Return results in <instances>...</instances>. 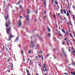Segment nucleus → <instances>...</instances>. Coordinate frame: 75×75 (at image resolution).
<instances>
[{
	"mask_svg": "<svg viewBox=\"0 0 75 75\" xmlns=\"http://www.w3.org/2000/svg\"><path fill=\"white\" fill-rule=\"evenodd\" d=\"M6 16H5V19L6 20V23H5V25L6 27H8L9 26V24H10V20H9V23H8L7 21L8 20V14L7 13L6 14Z\"/></svg>",
	"mask_w": 75,
	"mask_h": 75,
	"instance_id": "obj_1",
	"label": "nucleus"
},
{
	"mask_svg": "<svg viewBox=\"0 0 75 75\" xmlns=\"http://www.w3.org/2000/svg\"><path fill=\"white\" fill-rule=\"evenodd\" d=\"M10 28L6 29V32L7 33L8 35V34H10Z\"/></svg>",
	"mask_w": 75,
	"mask_h": 75,
	"instance_id": "obj_2",
	"label": "nucleus"
},
{
	"mask_svg": "<svg viewBox=\"0 0 75 75\" xmlns=\"http://www.w3.org/2000/svg\"><path fill=\"white\" fill-rule=\"evenodd\" d=\"M19 27H21V21L20 20L18 23Z\"/></svg>",
	"mask_w": 75,
	"mask_h": 75,
	"instance_id": "obj_3",
	"label": "nucleus"
},
{
	"mask_svg": "<svg viewBox=\"0 0 75 75\" xmlns=\"http://www.w3.org/2000/svg\"><path fill=\"white\" fill-rule=\"evenodd\" d=\"M10 38H13V36L11 35H10V36H9L8 41H11V40Z\"/></svg>",
	"mask_w": 75,
	"mask_h": 75,
	"instance_id": "obj_4",
	"label": "nucleus"
},
{
	"mask_svg": "<svg viewBox=\"0 0 75 75\" xmlns=\"http://www.w3.org/2000/svg\"><path fill=\"white\" fill-rule=\"evenodd\" d=\"M62 50H63V51L64 52V55H65V56H66V55H67V54H66V53L65 52H64V49H63V48H62Z\"/></svg>",
	"mask_w": 75,
	"mask_h": 75,
	"instance_id": "obj_5",
	"label": "nucleus"
},
{
	"mask_svg": "<svg viewBox=\"0 0 75 75\" xmlns=\"http://www.w3.org/2000/svg\"><path fill=\"white\" fill-rule=\"evenodd\" d=\"M59 5H57V6L56 7V8L57 10H58L59 9Z\"/></svg>",
	"mask_w": 75,
	"mask_h": 75,
	"instance_id": "obj_6",
	"label": "nucleus"
},
{
	"mask_svg": "<svg viewBox=\"0 0 75 75\" xmlns=\"http://www.w3.org/2000/svg\"><path fill=\"white\" fill-rule=\"evenodd\" d=\"M54 3H55V4H59L58 1H56L55 0L54 1Z\"/></svg>",
	"mask_w": 75,
	"mask_h": 75,
	"instance_id": "obj_7",
	"label": "nucleus"
},
{
	"mask_svg": "<svg viewBox=\"0 0 75 75\" xmlns=\"http://www.w3.org/2000/svg\"><path fill=\"white\" fill-rule=\"evenodd\" d=\"M62 32L64 33V34H65V30H64V29H63L62 30Z\"/></svg>",
	"mask_w": 75,
	"mask_h": 75,
	"instance_id": "obj_8",
	"label": "nucleus"
},
{
	"mask_svg": "<svg viewBox=\"0 0 75 75\" xmlns=\"http://www.w3.org/2000/svg\"><path fill=\"white\" fill-rule=\"evenodd\" d=\"M26 20H29V16H28L26 17Z\"/></svg>",
	"mask_w": 75,
	"mask_h": 75,
	"instance_id": "obj_9",
	"label": "nucleus"
},
{
	"mask_svg": "<svg viewBox=\"0 0 75 75\" xmlns=\"http://www.w3.org/2000/svg\"><path fill=\"white\" fill-rule=\"evenodd\" d=\"M71 75H75V71H74V72H71Z\"/></svg>",
	"mask_w": 75,
	"mask_h": 75,
	"instance_id": "obj_10",
	"label": "nucleus"
},
{
	"mask_svg": "<svg viewBox=\"0 0 75 75\" xmlns=\"http://www.w3.org/2000/svg\"><path fill=\"white\" fill-rule=\"evenodd\" d=\"M33 41H31V45H32V47H34V45H33Z\"/></svg>",
	"mask_w": 75,
	"mask_h": 75,
	"instance_id": "obj_11",
	"label": "nucleus"
},
{
	"mask_svg": "<svg viewBox=\"0 0 75 75\" xmlns=\"http://www.w3.org/2000/svg\"><path fill=\"white\" fill-rule=\"evenodd\" d=\"M47 35L48 37H51V34L50 33L47 34Z\"/></svg>",
	"mask_w": 75,
	"mask_h": 75,
	"instance_id": "obj_12",
	"label": "nucleus"
},
{
	"mask_svg": "<svg viewBox=\"0 0 75 75\" xmlns=\"http://www.w3.org/2000/svg\"><path fill=\"white\" fill-rule=\"evenodd\" d=\"M26 72H27V74H30V73H29V71L28 70V69H26Z\"/></svg>",
	"mask_w": 75,
	"mask_h": 75,
	"instance_id": "obj_13",
	"label": "nucleus"
},
{
	"mask_svg": "<svg viewBox=\"0 0 75 75\" xmlns=\"http://www.w3.org/2000/svg\"><path fill=\"white\" fill-rule=\"evenodd\" d=\"M63 11H64V14H66V10H65V9H64Z\"/></svg>",
	"mask_w": 75,
	"mask_h": 75,
	"instance_id": "obj_14",
	"label": "nucleus"
},
{
	"mask_svg": "<svg viewBox=\"0 0 75 75\" xmlns=\"http://www.w3.org/2000/svg\"><path fill=\"white\" fill-rule=\"evenodd\" d=\"M61 14H63L64 13V12L62 11V9H61Z\"/></svg>",
	"mask_w": 75,
	"mask_h": 75,
	"instance_id": "obj_15",
	"label": "nucleus"
},
{
	"mask_svg": "<svg viewBox=\"0 0 75 75\" xmlns=\"http://www.w3.org/2000/svg\"><path fill=\"white\" fill-rule=\"evenodd\" d=\"M62 45H65V41H63L62 42Z\"/></svg>",
	"mask_w": 75,
	"mask_h": 75,
	"instance_id": "obj_16",
	"label": "nucleus"
},
{
	"mask_svg": "<svg viewBox=\"0 0 75 75\" xmlns=\"http://www.w3.org/2000/svg\"><path fill=\"white\" fill-rule=\"evenodd\" d=\"M30 13V10H28V14H29Z\"/></svg>",
	"mask_w": 75,
	"mask_h": 75,
	"instance_id": "obj_17",
	"label": "nucleus"
},
{
	"mask_svg": "<svg viewBox=\"0 0 75 75\" xmlns=\"http://www.w3.org/2000/svg\"><path fill=\"white\" fill-rule=\"evenodd\" d=\"M53 17H54V19H56V17L55 16V15L54 14L53 15Z\"/></svg>",
	"mask_w": 75,
	"mask_h": 75,
	"instance_id": "obj_18",
	"label": "nucleus"
},
{
	"mask_svg": "<svg viewBox=\"0 0 75 75\" xmlns=\"http://www.w3.org/2000/svg\"><path fill=\"white\" fill-rule=\"evenodd\" d=\"M66 15H67V17H69V14L68 13V12H67Z\"/></svg>",
	"mask_w": 75,
	"mask_h": 75,
	"instance_id": "obj_19",
	"label": "nucleus"
},
{
	"mask_svg": "<svg viewBox=\"0 0 75 75\" xmlns=\"http://www.w3.org/2000/svg\"><path fill=\"white\" fill-rule=\"evenodd\" d=\"M42 70L43 71H45V69H44V67L43 66L42 67Z\"/></svg>",
	"mask_w": 75,
	"mask_h": 75,
	"instance_id": "obj_20",
	"label": "nucleus"
},
{
	"mask_svg": "<svg viewBox=\"0 0 75 75\" xmlns=\"http://www.w3.org/2000/svg\"><path fill=\"white\" fill-rule=\"evenodd\" d=\"M43 66H44V67L45 68H47L46 67V65H45V64H43Z\"/></svg>",
	"mask_w": 75,
	"mask_h": 75,
	"instance_id": "obj_21",
	"label": "nucleus"
},
{
	"mask_svg": "<svg viewBox=\"0 0 75 75\" xmlns=\"http://www.w3.org/2000/svg\"><path fill=\"white\" fill-rule=\"evenodd\" d=\"M47 28H48V31H49V32H50L51 30H50V29L49 27H47Z\"/></svg>",
	"mask_w": 75,
	"mask_h": 75,
	"instance_id": "obj_22",
	"label": "nucleus"
},
{
	"mask_svg": "<svg viewBox=\"0 0 75 75\" xmlns=\"http://www.w3.org/2000/svg\"><path fill=\"white\" fill-rule=\"evenodd\" d=\"M64 34L66 35H68V32H67V33H66L65 32V33H64Z\"/></svg>",
	"mask_w": 75,
	"mask_h": 75,
	"instance_id": "obj_23",
	"label": "nucleus"
},
{
	"mask_svg": "<svg viewBox=\"0 0 75 75\" xmlns=\"http://www.w3.org/2000/svg\"><path fill=\"white\" fill-rule=\"evenodd\" d=\"M73 19H74V20H75V15H73Z\"/></svg>",
	"mask_w": 75,
	"mask_h": 75,
	"instance_id": "obj_24",
	"label": "nucleus"
},
{
	"mask_svg": "<svg viewBox=\"0 0 75 75\" xmlns=\"http://www.w3.org/2000/svg\"><path fill=\"white\" fill-rule=\"evenodd\" d=\"M45 71H46V72H47V68H45Z\"/></svg>",
	"mask_w": 75,
	"mask_h": 75,
	"instance_id": "obj_25",
	"label": "nucleus"
},
{
	"mask_svg": "<svg viewBox=\"0 0 75 75\" xmlns=\"http://www.w3.org/2000/svg\"><path fill=\"white\" fill-rule=\"evenodd\" d=\"M38 56L39 58H41V57H42V55L41 56V57H40V55H38Z\"/></svg>",
	"mask_w": 75,
	"mask_h": 75,
	"instance_id": "obj_26",
	"label": "nucleus"
},
{
	"mask_svg": "<svg viewBox=\"0 0 75 75\" xmlns=\"http://www.w3.org/2000/svg\"><path fill=\"white\" fill-rule=\"evenodd\" d=\"M69 35L71 36V37L72 38V35L71 34V33H69Z\"/></svg>",
	"mask_w": 75,
	"mask_h": 75,
	"instance_id": "obj_27",
	"label": "nucleus"
},
{
	"mask_svg": "<svg viewBox=\"0 0 75 75\" xmlns=\"http://www.w3.org/2000/svg\"><path fill=\"white\" fill-rule=\"evenodd\" d=\"M31 50H30V51H29V52H28V53H29V54H31Z\"/></svg>",
	"mask_w": 75,
	"mask_h": 75,
	"instance_id": "obj_28",
	"label": "nucleus"
},
{
	"mask_svg": "<svg viewBox=\"0 0 75 75\" xmlns=\"http://www.w3.org/2000/svg\"><path fill=\"white\" fill-rule=\"evenodd\" d=\"M43 18L44 20H45V18H46V16H44Z\"/></svg>",
	"mask_w": 75,
	"mask_h": 75,
	"instance_id": "obj_29",
	"label": "nucleus"
},
{
	"mask_svg": "<svg viewBox=\"0 0 75 75\" xmlns=\"http://www.w3.org/2000/svg\"><path fill=\"white\" fill-rule=\"evenodd\" d=\"M59 36H60L61 37L62 36V34H61L60 33L59 34Z\"/></svg>",
	"mask_w": 75,
	"mask_h": 75,
	"instance_id": "obj_30",
	"label": "nucleus"
},
{
	"mask_svg": "<svg viewBox=\"0 0 75 75\" xmlns=\"http://www.w3.org/2000/svg\"><path fill=\"white\" fill-rule=\"evenodd\" d=\"M23 53H24V52L22 50V53H21L22 55H23Z\"/></svg>",
	"mask_w": 75,
	"mask_h": 75,
	"instance_id": "obj_31",
	"label": "nucleus"
},
{
	"mask_svg": "<svg viewBox=\"0 0 75 75\" xmlns=\"http://www.w3.org/2000/svg\"><path fill=\"white\" fill-rule=\"evenodd\" d=\"M20 7L21 8V9H23V7H22V6L21 5H20Z\"/></svg>",
	"mask_w": 75,
	"mask_h": 75,
	"instance_id": "obj_32",
	"label": "nucleus"
},
{
	"mask_svg": "<svg viewBox=\"0 0 75 75\" xmlns=\"http://www.w3.org/2000/svg\"><path fill=\"white\" fill-rule=\"evenodd\" d=\"M67 7H68V8H69V5H67Z\"/></svg>",
	"mask_w": 75,
	"mask_h": 75,
	"instance_id": "obj_33",
	"label": "nucleus"
},
{
	"mask_svg": "<svg viewBox=\"0 0 75 75\" xmlns=\"http://www.w3.org/2000/svg\"><path fill=\"white\" fill-rule=\"evenodd\" d=\"M54 0H52V1H51V2H52V3H54Z\"/></svg>",
	"mask_w": 75,
	"mask_h": 75,
	"instance_id": "obj_34",
	"label": "nucleus"
},
{
	"mask_svg": "<svg viewBox=\"0 0 75 75\" xmlns=\"http://www.w3.org/2000/svg\"><path fill=\"white\" fill-rule=\"evenodd\" d=\"M30 63L31 64H32V62H31V60H30Z\"/></svg>",
	"mask_w": 75,
	"mask_h": 75,
	"instance_id": "obj_35",
	"label": "nucleus"
},
{
	"mask_svg": "<svg viewBox=\"0 0 75 75\" xmlns=\"http://www.w3.org/2000/svg\"><path fill=\"white\" fill-rule=\"evenodd\" d=\"M63 74H65V75H68V74L67 73H64Z\"/></svg>",
	"mask_w": 75,
	"mask_h": 75,
	"instance_id": "obj_36",
	"label": "nucleus"
},
{
	"mask_svg": "<svg viewBox=\"0 0 75 75\" xmlns=\"http://www.w3.org/2000/svg\"><path fill=\"white\" fill-rule=\"evenodd\" d=\"M64 19L65 20H67V18H66L65 17H64Z\"/></svg>",
	"mask_w": 75,
	"mask_h": 75,
	"instance_id": "obj_37",
	"label": "nucleus"
},
{
	"mask_svg": "<svg viewBox=\"0 0 75 75\" xmlns=\"http://www.w3.org/2000/svg\"><path fill=\"white\" fill-rule=\"evenodd\" d=\"M18 38H17L16 39V40L17 41H18Z\"/></svg>",
	"mask_w": 75,
	"mask_h": 75,
	"instance_id": "obj_38",
	"label": "nucleus"
},
{
	"mask_svg": "<svg viewBox=\"0 0 75 75\" xmlns=\"http://www.w3.org/2000/svg\"><path fill=\"white\" fill-rule=\"evenodd\" d=\"M72 40L73 42H74V41H75V40H74V39H72Z\"/></svg>",
	"mask_w": 75,
	"mask_h": 75,
	"instance_id": "obj_39",
	"label": "nucleus"
},
{
	"mask_svg": "<svg viewBox=\"0 0 75 75\" xmlns=\"http://www.w3.org/2000/svg\"><path fill=\"white\" fill-rule=\"evenodd\" d=\"M35 58H38V57H37V56H35Z\"/></svg>",
	"mask_w": 75,
	"mask_h": 75,
	"instance_id": "obj_40",
	"label": "nucleus"
},
{
	"mask_svg": "<svg viewBox=\"0 0 75 75\" xmlns=\"http://www.w3.org/2000/svg\"><path fill=\"white\" fill-rule=\"evenodd\" d=\"M15 9H17H17H18V8H17V7H15Z\"/></svg>",
	"mask_w": 75,
	"mask_h": 75,
	"instance_id": "obj_41",
	"label": "nucleus"
},
{
	"mask_svg": "<svg viewBox=\"0 0 75 75\" xmlns=\"http://www.w3.org/2000/svg\"><path fill=\"white\" fill-rule=\"evenodd\" d=\"M64 40H67V39L65 38H64Z\"/></svg>",
	"mask_w": 75,
	"mask_h": 75,
	"instance_id": "obj_42",
	"label": "nucleus"
},
{
	"mask_svg": "<svg viewBox=\"0 0 75 75\" xmlns=\"http://www.w3.org/2000/svg\"><path fill=\"white\" fill-rule=\"evenodd\" d=\"M58 16H60V14L59 13H58Z\"/></svg>",
	"mask_w": 75,
	"mask_h": 75,
	"instance_id": "obj_43",
	"label": "nucleus"
},
{
	"mask_svg": "<svg viewBox=\"0 0 75 75\" xmlns=\"http://www.w3.org/2000/svg\"><path fill=\"white\" fill-rule=\"evenodd\" d=\"M44 12L45 14H46V12L45 11H44Z\"/></svg>",
	"mask_w": 75,
	"mask_h": 75,
	"instance_id": "obj_44",
	"label": "nucleus"
},
{
	"mask_svg": "<svg viewBox=\"0 0 75 75\" xmlns=\"http://www.w3.org/2000/svg\"><path fill=\"white\" fill-rule=\"evenodd\" d=\"M73 35H74V37H75V33H73Z\"/></svg>",
	"mask_w": 75,
	"mask_h": 75,
	"instance_id": "obj_45",
	"label": "nucleus"
},
{
	"mask_svg": "<svg viewBox=\"0 0 75 75\" xmlns=\"http://www.w3.org/2000/svg\"><path fill=\"white\" fill-rule=\"evenodd\" d=\"M12 11H13V12H14V11H14V10L13 9V10H12Z\"/></svg>",
	"mask_w": 75,
	"mask_h": 75,
	"instance_id": "obj_46",
	"label": "nucleus"
},
{
	"mask_svg": "<svg viewBox=\"0 0 75 75\" xmlns=\"http://www.w3.org/2000/svg\"><path fill=\"white\" fill-rule=\"evenodd\" d=\"M27 75H31V74H30V73H29V74H28Z\"/></svg>",
	"mask_w": 75,
	"mask_h": 75,
	"instance_id": "obj_47",
	"label": "nucleus"
},
{
	"mask_svg": "<svg viewBox=\"0 0 75 75\" xmlns=\"http://www.w3.org/2000/svg\"><path fill=\"white\" fill-rule=\"evenodd\" d=\"M69 13H71V11L69 10Z\"/></svg>",
	"mask_w": 75,
	"mask_h": 75,
	"instance_id": "obj_48",
	"label": "nucleus"
},
{
	"mask_svg": "<svg viewBox=\"0 0 75 75\" xmlns=\"http://www.w3.org/2000/svg\"><path fill=\"white\" fill-rule=\"evenodd\" d=\"M75 8V6H73V8Z\"/></svg>",
	"mask_w": 75,
	"mask_h": 75,
	"instance_id": "obj_49",
	"label": "nucleus"
},
{
	"mask_svg": "<svg viewBox=\"0 0 75 75\" xmlns=\"http://www.w3.org/2000/svg\"><path fill=\"white\" fill-rule=\"evenodd\" d=\"M20 17L21 18H22V17L21 16H20Z\"/></svg>",
	"mask_w": 75,
	"mask_h": 75,
	"instance_id": "obj_50",
	"label": "nucleus"
},
{
	"mask_svg": "<svg viewBox=\"0 0 75 75\" xmlns=\"http://www.w3.org/2000/svg\"><path fill=\"white\" fill-rule=\"evenodd\" d=\"M73 52H74V53H75V51H74V50H73Z\"/></svg>",
	"mask_w": 75,
	"mask_h": 75,
	"instance_id": "obj_51",
	"label": "nucleus"
},
{
	"mask_svg": "<svg viewBox=\"0 0 75 75\" xmlns=\"http://www.w3.org/2000/svg\"><path fill=\"white\" fill-rule=\"evenodd\" d=\"M19 3H20V1L18 2V3L17 4H19Z\"/></svg>",
	"mask_w": 75,
	"mask_h": 75,
	"instance_id": "obj_52",
	"label": "nucleus"
},
{
	"mask_svg": "<svg viewBox=\"0 0 75 75\" xmlns=\"http://www.w3.org/2000/svg\"><path fill=\"white\" fill-rule=\"evenodd\" d=\"M49 55H50L49 54H48V55H47V57H48L49 56Z\"/></svg>",
	"mask_w": 75,
	"mask_h": 75,
	"instance_id": "obj_53",
	"label": "nucleus"
},
{
	"mask_svg": "<svg viewBox=\"0 0 75 75\" xmlns=\"http://www.w3.org/2000/svg\"><path fill=\"white\" fill-rule=\"evenodd\" d=\"M11 65L12 66H13V64H12V63H11Z\"/></svg>",
	"mask_w": 75,
	"mask_h": 75,
	"instance_id": "obj_54",
	"label": "nucleus"
},
{
	"mask_svg": "<svg viewBox=\"0 0 75 75\" xmlns=\"http://www.w3.org/2000/svg\"><path fill=\"white\" fill-rule=\"evenodd\" d=\"M8 62H10V60H8Z\"/></svg>",
	"mask_w": 75,
	"mask_h": 75,
	"instance_id": "obj_55",
	"label": "nucleus"
},
{
	"mask_svg": "<svg viewBox=\"0 0 75 75\" xmlns=\"http://www.w3.org/2000/svg\"><path fill=\"white\" fill-rule=\"evenodd\" d=\"M69 52H70V50L69 49Z\"/></svg>",
	"mask_w": 75,
	"mask_h": 75,
	"instance_id": "obj_56",
	"label": "nucleus"
},
{
	"mask_svg": "<svg viewBox=\"0 0 75 75\" xmlns=\"http://www.w3.org/2000/svg\"><path fill=\"white\" fill-rule=\"evenodd\" d=\"M71 53L73 54V55H74V54L72 52H71Z\"/></svg>",
	"mask_w": 75,
	"mask_h": 75,
	"instance_id": "obj_57",
	"label": "nucleus"
},
{
	"mask_svg": "<svg viewBox=\"0 0 75 75\" xmlns=\"http://www.w3.org/2000/svg\"><path fill=\"white\" fill-rule=\"evenodd\" d=\"M29 59H28V61H29Z\"/></svg>",
	"mask_w": 75,
	"mask_h": 75,
	"instance_id": "obj_58",
	"label": "nucleus"
},
{
	"mask_svg": "<svg viewBox=\"0 0 75 75\" xmlns=\"http://www.w3.org/2000/svg\"><path fill=\"white\" fill-rule=\"evenodd\" d=\"M23 61H25V59H23Z\"/></svg>",
	"mask_w": 75,
	"mask_h": 75,
	"instance_id": "obj_59",
	"label": "nucleus"
},
{
	"mask_svg": "<svg viewBox=\"0 0 75 75\" xmlns=\"http://www.w3.org/2000/svg\"><path fill=\"white\" fill-rule=\"evenodd\" d=\"M8 71H9V72H10V70H8Z\"/></svg>",
	"mask_w": 75,
	"mask_h": 75,
	"instance_id": "obj_60",
	"label": "nucleus"
},
{
	"mask_svg": "<svg viewBox=\"0 0 75 75\" xmlns=\"http://www.w3.org/2000/svg\"><path fill=\"white\" fill-rule=\"evenodd\" d=\"M36 75H39L37 73H36Z\"/></svg>",
	"mask_w": 75,
	"mask_h": 75,
	"instance_id": "obj_61",
	"label": "nucleus"
},
{
	"mask_svg": "<svg viewBox=\"0 0 75 75\" xmlns=\"http://www.w3.org/2000/svg\"><path fill=\"white\" fill-rule=\"evenodd\" d=\"M42 57V59H43V57Z\"/></svg>",
	"mask_w": 75,
	"mask_h": 75,
	"instance_id": "obj_62",
	"label": "nucleus"
},
{
	"mask_svg": "<svg viewBox=\"0 0 75 75\" xmlns=\"http://www.w3.org/2000/svg\"><path fill=\"white\" fill-rule=\"evenodd\" d=\"M13 66H12V68H13Z\"/></svg>",
	"mask_w": 75,
	"mask_h": 75,
	"instance_id": "obj_63",
	"label": "nucleus"
},
{
	"mask_svg": "<svg viewBox=\"0 0 75 75\" xmlns=\"http://www.w3.org/2000/svg\"><path fill=\"white\" fill-rule=\"evenodd\" d=\"M45 75H47V74H45Z\"/></svg>",
	"mask_w": 75,
	"mask_h": 75,
	"instance_id": "obj_64",
	"label": "nucleus"
}]
</instances>
